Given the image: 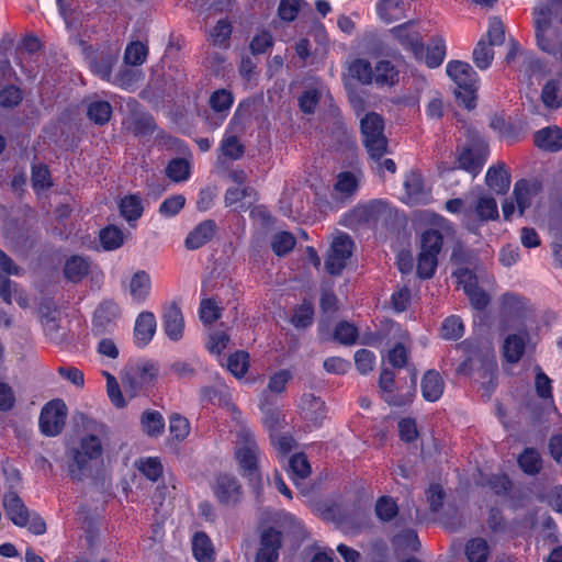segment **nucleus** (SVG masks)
Here are the masks:
<instances>
[{"label": "nucleus", "instance_id": "1", "mask_svg": "<svg viewBox=\"0 0 562 562\" xmlns=\"http://www.w3.org/2000/svg\"><path fill=\"white\" fill-rule=\"evenodd\" d=\"M91 430V434L80 438L77 446L67 449V471L74 481H82L89 473L90 462L98 460L103 453L101 437L106 436V426L93 423Z\"/></svg>", "mask_w": 562, "mask_h": 562}, {"label": "nucleus", "instance_id": "2", "mask_svg": "<svg viewBox=\"0 0 562 562\" xmlns=\"http://www.w3.org/2000/svg\"><path fill=\"white\" fill-rule=\"evenodd\" d=\"M234 451L243 476L251 483H260L259 459L261 452L254 432L246 425H240L236 432Z\"/></svg>", "mask_w": 562, "mask_h": 562}, {"label": "nucleus", "instance_id": "3", "mask_svg": "<svg viewBox=\"0 0 562 562\" xmlns=\"http://www.w3.org/2000/svg\"><path fill=\"white\" fill-rule=\"evenodd\" d=\"M360 130L363 145L372 161H379L389 153L387 138L384 135L383 117L370 112L361 119Z\"/></svg>", "mask_w": 562, "mask_h": 562}, {"label": "nucleus", "instance_id": "4", "mask_svg": "<svg viewBox=\"0 0 562 562\" xmlns=\"http://www.w3.org/2000/svg\"><path fill=\"white\" fill-rule=\"evenodd\" d=\"M447 74L457 85V99L465 109L475 108V90L477 88V76L470 64L460 60H451L447 64Z\"/></svg>", "mask_w": 562, "mask_h": 562}, {"label": "nucleus", "instance_id": "5", "mask_svg": "<svg viewBox=\"0 0 562 562\" xmlns=\"http://www.w3.org/2000/svg\"><path fill=\"white\" fill-rule=\"evenodd\" d=\"M442 240V235L434 228H429L422 234L420 252L417 260V274L420 278L429 279L434 276Z\"/></svg>", "mask_w": 562, "mask_h": 562}, {"label": "nucleus", "instance_id": "6", "mask_svg": "<svg viewBox=\"0 0 562 562\" xmlns=\"http://www.w3.org/2000/svg\"><path fill=\"white\" fill-rule=\"evenodd\" d=\"M355 244L349 235H337L331 244L325 260V269L331 276H338L346 268L352 256Z\"/></svg>", "mask_w": 562, "mask_h": 562}, {"label": "nucleus", "instance_id": "7", "mask_svg": "<svg viewBox=\"0 0 562 562\" xmlns=\"http://www.w3.org/2000/svg\"><path fill=\"white\" fill-rule=\"evenodd\" d=\"M67 417V406L61 400L46 403L40 414L38 425L43 435L55 437L61 432Z\"/></svg>", "mask_w": 562, "mask_h": 562}, {"label": "nucleus", "instance_id": "8", "mask_svg": "<svg viewBox=\"0 0 562 562\" xmlns=\"http://www.w3.org/2000/svg\"><path fill=\"white\" fill-rule=\"evenodd\" d=\"M414 21H407L396 25L387 31L385 38L396 42L405 50L411 52L416 59H422L424 55L423 37L414 29Z\"/></svg>", "mask_w": 562, "mask_h": 562}, {"label": "nucleus", "instance_id": "9", "mask_svg": "<svg viewBox=\"0 0 562 562\" xmlns=\"http://www.w3.org/2000/svg\"><path fill=\"white\" fill-rule=\"evenodd\" d=\"M386 214V204L382 201H372L359 205L347 216L346 223L356 229L361 226L374 227Z\"/></svg>", "mask_w": 562, "mask_h": 562}, {"label": "nucleus", "instance_id": "10", "mask_svg": "<svg viewBox=\"0 0 562 562\" xmlns=\"http://www.w3.org/2000/svg\"><path fill=\"white\" fill-rule=\"evenodd\" d=\"M120 305L110 299L103 300L94 311L92 330L95 335L112 333L121 317Z\"/></svg>", "mask_w": 562, "mask_h": 562}, {"label": "nucleus", "instance_id": "11", "mask_svg": "<svg viewBox=\"0 0 562 562\" xmlns=\"http://www.w3.org/2000/svg\"><path fill=\"white\" fill-rule=\"evenodd\" d=\"M488 146L483 140H475L462 149L458 156L459 168L476 177L487 160Z\"/></svg>", "mask_w": 562, "mask_h": 562}, {"label": "nucleus", "instance_id": "12", "mask_svg": "<svg viewBox=\"0 0 562 562\" xmlns=\"http://www.w3.org/2000/svg\"><path fill=\"white\" fill-rule=\"evenodd\" d=\"M212 490L218 503L225 506H235L243 496V488L238 480L226 473L215 477Z\"/></svg>", "mask_w": 562, "mask_h": 562}, {"label": "nucleus", "instance_id": "13", "mask_svg": "<svg viewBox=\"0 0 562 562\" xmlns=\"http://www.w3.org/2000/svg\"><path fill=\"white\" fill-rule=\"evenodd\" d=\"M535 35L540 50L562 61V32L555 25H535Z\"/></svg>", "mask_w": 562, "mask_h": 562}, {"label": "nucleus", "instance_id": "14", "mask_svg": "<svg viewBox=\"0 0 562 562\" xmlns=\"http://www.w3.org/2000/svg\"><path fill=\"white\" fill-rule=\"evenodd\" d=\"M282 546V532L273 527L262 530L255 562H277Z\"/></svg>", "mask_w": 562, "mask_h": 562}, {"label": "nucleus", "instance_id": "15", "mask_svg": "<svg viewBox=\"0 0 562 562\" xmlns=\"http://www.w3.org/2000/svg\"><path fill=\"white\" fill-rule=\"evenodd\" d=\"M37 314L45 335L49 337L50 340L60 341L63 339V334L60 333L58 310L56 305L49 300H44L40 304Z\"/></svg>", "mask_w": 562, "mask_h": 562}, {"label": "nucleus", "instance_id": "16", "mask_svg": "<svg viewBox=\"0 0 562 562\" xmlns=\"http://www.w3.org/2000/svg\"><path fill=\"white\" fill-rule=\"evenodd\" d=\"M162 325L165 334L170 340L178 341L182 338L184 318L177 303H170L165 306L162 312Z\"/></svg>", "mask_w": 562, "mask_h": 562}, {"label": "nucleus", "instance_id": "17", "mask_svg": "<svg viewBox=\"0 0 562 562\" xmlns=\"http://www.w3.org/2000/svg\"><path fill=\"white\" fill-rule=\"evenodd\" d=\"M157 322L154 313L144 311L138 314L134 325V344L138 348L146 347L154 338Z\"/></svg>", "mask_w": 562, "mask_h": 562}, {"label": "nucleus", "instance_id": "18", "mask_svg": "<svg viewBox=\"0 0 562 562\" xmlns=\"http://www.w3.org/2000/svg\"><path fill=\"white\" fill-rule=\"evenodd\" d=\"M379 387L382 398L393 406H404L412 401V395H402L396 392L395 375L389 369H383L379 378Z\"/></svg>", "mask_w": 562, "mask_h": 562}, {"label": "nucleus", "instance_id": "19", "mask_svg": "<svg viewBox=\"0 0 562 562\" xmlns=\"http://www.w3.org/2000/svg\"><path fill=\"white\" fill-rule=\"evenodd\" d=\"M201 401L227 408L234 415H239L236 405L233 403L229 390L224 384L203 386L200 390Z\"/></svg>", "mask_w": 562, "mask_h": 562}, {"label": "nucleus", "instance_id": "20", "mask_svg": "<svg viewBox=\"0 0 562 562\" xmlns=\"http://www.w3.org/2000/svg\"><path fill=\"white\" fill-rule=\"evenodd\" d=\"M3 508L10 520L19 526L25 527L29 521V509L15 492H8L3 496Z\"/></svg>", "mask_w": 562, "mask_h": 562}, {"label": "nucleus", "instance_id": "21", "mask_svg": "<svg viewBox=\"0 0 562 562\" xmlns=\"http://www.w3.org/2000/svg\"><path fill=\"white\" fill-rule=\"evenodd\" d=\"M409 5V0H379L376 13L383 22L390 24L404 19Z\"/></svg>", "mask_w": 562, "mask_h": 562}, {"label": "nucleus", "instance_id": "22", "mask_svg": "<svg viewBox=\"0 0 562 562\" xmlns=\"http://www.w3.org/2000/svg\"><path fill=\"white\" fill-rule=\"evenodd\" d=\"M216 225L212 220H205L198 224L187 236L184 246L189 250H195L209 243L215 233Z\"/></svg>", "mask_w": 562, "mask_h": 562}, {"label": "nucleus", "instance_id": "23", "mask_svg": "<svg viewBox=\"0 0 562 562\" xmlns=\"http://www.w3.org/2000/svg\"><path fill=\"white\" fill-rule=\"evenodd\" d=\"M529 339L527 331L508 335L503 345L504 358L510 363H517L525 353L526 342Z\"/></svg>", "mask_w": 562, "mask_h": 562}, {"label": "nucleus", "instance_id": "24", "mask_svg": "<svg viewBox=\"0 0 562 562\" xmlns=\"http://www.w3.org/2000/svg\"><path fill=\"white\" fill-rule=\"evenodd\" d=\"M233 24L229 19H220L215 25L207 31V42L221 49H227L231 46V36Z\"/></svg>", "mask_w": 562, "mask_h": 562}, {"label": "nucleus", "instance_id": "25", "mask_svg": "<svg viewBox=\"0 0 562 562\" xmlns=\"http://www.w3.org/2000/svg\"><path fill=\"white\" fill-rule=\"evenodd\" d=\"M151 281L149 274L139 270L135 272L130 281L128 291L133 303L143 304L149 296Z\"/></svg>", "mask_w": 562, "mask_h": 562}, {"label": "nucleus", "instance_id": "26", "mask_svg": "<svg viewBox=\"0 0 562 562\" xmlns=\"http://www.w3.org/2000/svg\"><path fill=\"white\" fill-rule=\"evenodd\" d=\"M533 142L540 149L557 153L562 148V131L558 126L542 128L536 132Z\"/></svg>", "mask_w": 562, "mask_h": 562}, {"label": "nucleus", "instance_id": "27", "mask_svg": "<svg viewBox=\"0 0 562 562\" xmlns=\"http://www.w3.org/2000/svg\"><path fill=\"white\" fill-rule=\"evenodd\" d=\"M400 80L397 67L390 60H379L374 66L373 82L379 87H393Z\"/></svg>", "mask_w": 562, "mask_h": 562}, {"label": "nucleus", "instance_id": "28", "mask_svg": "<svg viewBox=\"0 0 562 562\" xmlns=\"http://www.w3.org/2000/svg\"><path fill=\"white\" fill-rule=\"evenodd\" d=\"M485 182L487 187L497 194H504L510 187V176L504 164L488 168Z\"/></svg>", "mask_w": 562, "mask_h": 562}, {"label": "nucleus", "instance_id": "29", "mask_svg": "<svg viewBox=\"0 0 562 562\" xmlns=\"http://www.w3.org/2000/svg\"><path fill=\"white\" fill-rule=\"evenodd\" d=\"M562 11V0H547L535 9V25H554Z\"/></svg>", "mask_w": 562, "mask_h": 562}, {"label": "nucleus", "instance_id": "30", "mask_svg": "<svg viewBox=\"0 0 562 562\" xmlns=\"http://www.w3.org/2000/svg\"><path fill=\"white\" fill-rule=\"evenodd\" d=\"M117 61V54L111 52H102L90 60V68L94 75L102 80L111 82L112 68Z\"/></svg>", "mask_w": 562, "mask_h": 562}, {"label": "nucleus", "instance_id": "31", "mask_svg": "<svg viewBox=\"0 0 562 562\" xmlns=\"http://www.w3.org/2000/svg\"><path fill=\"white\" fill-rule=\"evenodd\" d=\"M445 389V382L440 374L435 370H429L425 373L422 380V393L426 401H438Z\"/></svg>", "mask_w": 562, "mask_h": 562}, {"label": "nucleus", "instance_id": "32", "mask_svg": "<svg viewBox=\"0 0 562 562\" xmlns=\"http://www.w3.org/2000/svg\"><path fill=\"white\" fill-rule=\"evenodd\" d=\"M192 552L198 562H213L215 560V550L210 537L198 531L192 538Z\"/></svg>", "mask_w": 562, "mask_h": 562}, {"label": "nucleus", "instance_id": "33", "mask_svg": "<svg viewBox=\"0 0 562 562\" xmlns=\"http://www.w3.org/2000/svg\"><path fill=\"white\" fill-rule=\"evenodd\" d=\"M446 42L440 35H436L430 38L426 54L423 55V60L429 68L439 67L446 57Z\"/></svg>", "mask_w": 562, "mask_h": 562}, {"label": "nucleus", "instance_id": "34", "mask_svg": "<svg viewBox=\"0 0 562 562\" xmlns=\"http://www.w3.org/2000/svg\"><path fill=\"white\" fill-rule=\"evenodd\" d=\"M220 149L226 158L238 160L244 156L245 146L240 139L233 133L232 124L226 128L221 140Z\"/></svg>", "mask_w": 562, "mask_h": 562}, {"label": "nucleus", "instance_id": "35", "mask_svg": "<svg viewBox=\"0 0 562 562\" xmlns=\"http://www.w3.org/2000/svg\"><path fill=\"white\" fill-rule=\"evenodd\" d=\"M90 270L89 261L81 256H71L64 267L65 278L74 283L81 281Z\"/></svg>", "mask_w": 562, "mask_h": 562}, {"label": "nucleus", "instance_id": "36", "mask_svg": "<svg viewBox=\"0 0 562 562\" xmlns=\"http://www.w3.org/2000/svg\"><path fill=\"white\" fill-rule=\"evenodd\" d=\"M538 190L537 183L527 180H519L515 183L513 194L518 206L519 214L522 215L525 210L531 204L532 196Z\"/></svg>", "mask_w": 562, "mask_h": 562}, {"label": "nucleus", "instance_id": "37", "mask_svg": "<svg viewBox=\"0 0 562 562\" xmlns=\"http://www.w3.org/2000/svg\"><path fill=\"white\" fill-rule=\"evenodd\" d=\"M301 408L305 418L317 424L325 417V403L313 394L301 397Z\"/></svg>", "mask_w": 562, "mask_h": 562}, {"label": "nucleus", "instance_id": "38", "mask_svg": "<svg viewBox=\"0 0 562 562\" xmlns=\"http://www.w3.org/2000/svg\"><path fill=\"white\" fill-rule=\"evenodd\" d=\"M404 188L406 190L407 202L412 204H418L424 202L427 198L424 191L423 178L417 172H409L404 181Z\"/></svg>", "mask_w": 562, "mask_h": 562}, {"label": "nucleus", "instance_id": "39", "mask_svg": "<svg viewBox=\"0 0 562 562\" xmlns=\"http://www.w3.org/2000/svg\"><path fill=\"white\" fill-rule=\"evenodd\" d=\"M536 376H535V389L539 397L543 400H550L549 414L558 415V409L553 404L552 400V381L551 379L542 371L540 367H536Z\"/></svg>", "mask_w": 562, "mask_h": 562}, {"label": "nucleus", "instance_id": "40", "mask_svg": "<svg viewBox=\"0 0 562 562\" xmlns=\"http://www.w3.org/2000/svg\"><path fill=\"white\" fill-rule=\"evenodd\" d=\"M234 102V97L231 91L226 89L215 90L209 100L211 109L224 120Z\"/></svg>", "mask_w": 562, "mask_h": 562}, {"label": "nucleus", "instance_id": "41", "mask_svg": "<svg viewBox=\"0 0 562 562\" xmlns=\"http://www.w3.org/2000/svg\"><path fill=\"white\" fill-rule=\"evenodd\" d=\"M527 310V301L515 293H505L502 296L501 312L507 316L520 317Z\"/></svg>", "mask_w": 562, "mask_h": 562}, {"label": "nucleus", "instance_id": "42", "mask_svg": "<svg viewBox=\"0 0 562 562\" xmlns=\"http://www.w3.org/2000/svg\"><path fill=\"white\" fill-rule=\"evenodd\" d=\"M142 429L151 437H157L164 432L165 420L162 415L156 411H146L140 417Z\"/></svg>", "mask_w": 562, "mask_h": 562}, {"label": "nucleus", "instance_id": "43", "mask_svg": "<svg viewBox=\"0 0 562 562\" xmlns=\"http://www.w3.org/2000/svg\"><path fill=\"white\" fill-rule=\"evenodd\" d=\"M472 56L474 65L479 69L485 70L494 59L493 46L487 44L485 37H481L473 49Z\"/></svg>", "mask_w": 562, "mask_h": 562}, {"label": "nucleus", "instance_id": "44", "mask_svg": "<svg viewBox=\"0 0 562 562\" xmlns=\"http://www.w3.org/2000/svg\"><path fill=\"white\" fill-rule=\"evenodd\" d=\"M142 199L136 194L123 198L120 202L121 215L127 221H137L143 214Z\"/></svg>", "mask_w": 562, "mask_h": 562}, {"label": "nucleus", "instance_id": "45", "mask_svg": "<svg viewBox=\"0 0 562 562\" xmlns=\"http://www.w3.org/2000/svg\"><path fill=\"white\" fill-rule=\"evenodd\" d=\"M465 555L469 562H486L490 547L483 538H473L465 546Z\"/></svg>", "mask_w": 562, "mask_h": 562}, {"label": "nucleus", "instance_id": "46", "mask_svg": "<svg viewBox=\"0 0 562 562\" xmlns=\"http://www.w3.org/2000/svg\"><path fill=\"white\" fill-rule=\"evenodd\" d=\"M88 117L99 125H104L112 115V106L108 101H91L87 108Z\"/></svg>", "mask_w": 562, "mask_h": 562}, {"label": "nucleus", "instance_id": "47", "mask_svg": "<svg viewBox=\"0 0 562 562\" xmlns=\"http://www.w3.org/2000/svg\"><path fill=\"white\" fill-rule=\"evenodd\" d=\"M373 71L369 60L357 58L349 65V74L362 85H371L373 82Z\"/></svg>", "mask_w": 562, "mask_h": 562}, {"label": "nucleus", "instance_id": "48", "mask_svg": "<svg viewBox=\"0 0 562 562\" xmlns=\"http://www.w3.org/2000/svg\"><path fill=\"white\" fill-rule=\"evenodd\" d=\"M289 473L295 484L311 474V465L304 453H295L290 458Z\"/></svg>", "mask_w": 562, "mask_h": 562}, {"label": "nucleus", "instance_id": "49", "mask_svg": "<svg viewBox=\"0 0 562 562\" xmlns=\"http://www.w3.org/2000/svg\"><path fill=\"white\" fill-rule=\"evenodd\" d=\"M140 79L142 72L139 70L122 67L112 78L111 83L125 90H133Z\"/></svg>", "mask_w": 562, "mask_h": 562}, {"label": "nucleus", "instance_id": "50", "mask_svg": "<svg viewBox=\"0 0 562 562\" xmlns=\"http://www.w3.org/2000/svg\"><path fill=\"white\" fill-rule=\"evenodd\" d=\"M518 463L521 470L527 474H537L542 465L539 452L536 449L527 448L519 456Z\"/></svg>", "mask_w": 562, "mask_h": 562}, {"label": "nucleus", "instance_id": "51", "mask_svg": "<svg viewBox=\"0 0 562 562\" xmlns=\"http://www.w3.org/2000/svg\"><path fill=\"white\" fill-rule=\"evenodd\" d=\"M166 175L175 182H183L190 177V164L184 158H175L166 167Z\"/></svg>", "mask_w": 562, "mask_h": 562}, {"label": "nucleus", "instance_id": "52", "mask_svg": "<svg viewBox=\"0 0 562 562\" xmlns=\"http://www.w3.org/2000/svg\"><path fill=\"white\" fill-rule=\"evenodd\" d=\"M464 334V324L459 316L447 317L441 325V337L447 340H457Z\"/></svg>", "mask_w": 562, "mask_h": 562}, {"label": "nucleus", "instance_id": "53", "mask_svg": "<svg viewBox=\"0 0 562 562\" xmlns=\"http://www.w3.org/2000/svg\"><path fill=\"white\" fill-rule=\"evenodd\" d=\"M475 213L481 221H490L498 217L497 203L494 198L482 195L475 205Z\"/></svg>", "mask_w": 562, "mask_h": 562}, {"label": "nucleus", "instance_id": "54", "mask_svg": "<svg viewBox=\"0 0 562 562\" xmlns=\"http://www.w3.org/2000/svg\"><path fill=\"white\" fill-rule=\"evenodd\" d=\"M296 244L294 236L289 232H278L272 236L271 248L277 256L290 252Z\"/></svg>", "mask_w": 562, "mask_h": 562}, {"label": "nucleus", "instance_id": "55", "mask_svg": "<svg viewBox=\"0 0 562 562\" xmlns=\"http://www.w3.org/2000/svg\"><path fill=\"white\" fill-rule=\"evenodd\" d=\"M324 91L323 87H312L305 90L299 99L301 111L306 114L314 113Z\"/></svg>", "mask_w": 562, "mask_h": 562}, {"label": "nucleus", "instance_id": "56", "mask_svg": "<svg viewBox=\"0 0 562 562\" xmlns=\"http://www.w3.org/2000/svg\"><path fill=\"white\" fill-rule=\"evenodd\" d=\"M100 241L106 250L117 249L123 245V233L115 226H108L100 232Z\"/></svg>", "mask_w": 562, "mask_h": 562}, {"label": "nucleus", "instance_id": "57", "mask_svg": "<svg viewBox=\"0 0 562 562\" xmlns=\"http://www.w3.org/2000/svg\"><path fill=\"white\" fill-rule=\"evenodd\" d=\"M485 37L487 44L492 46H501L505 42V27L499 18L493 16L488 22V30Z\"/></svg>", "mask_w": 562, "mask_h": 562}, {"label": "nucleus", "instance_id": "58", "mask_svg": "<svg viewBox=\"0 0 562 562\" xmlns=\"http://www.w3.org/2000/svg\"><path fill=\"white\" fill-rule=\"evenodd\" d=\"M199 316L203 324L211 325L221 317V307L212 299L201 301Z\"/></svg>", "mask_w": 562, "mask_h": 562}, {"label": "nucleus", "instance_id": "59", "mask_svg": "<svg viewBox=\"0 0 562 562\" xmlns=\"http://www.w3.org/2000/svg\"><path fill=\"white\" fill-rule=\"evenodd\" d=\"M261 409L265 412L263 426L269 431V436H274V434L280 432L285 427L284 415L280 412L270 408L265 409L263 406H261Z\"/></svg>", "mask_w": 562, "mask_h": 562}, {"label": "nucleus", "instance_id": "60", "mask_svg": "<svg viewBox=\"0 0 562 562\" xmlns=\"http://www.w3.org/2000/svg\"><path fill=\"white\" fill-rule=\"evenodd\" d=\"M393 544L408 551H418L420 542L414 529H405L396 535L393 539Z\"/></svg>", "mask_w": 562, "mask_h": 562}, {"label": "nucleus", "instance_id": "61", "mask_svg": "<svg viewBox=\"0 0 562 562\" xmlns=\"http://www.w3.org/2000/svg\"><path fill=\"white\" fill-rule=\"evenodd\" d=\"M147 47L140 42H133L127 45L124 53V60L127 65L137 66L146 60Z\"/></svg>", "mask_w": 562, "mask_h": 562}, {"label": "nucleus", "instance_id": "62", "mask_svg": "<svg viewBox=\"0 0 562 562\" xmlns=\"http://www.w3.org/2000/svg\"><path fill=\"white\" fill-rule=\"evenodd\" d=\"M375 513L381 520L390 521L397 515L398 507L393 498L382 496L375 504Z\"/></svg>", "mask_w": 562, "mask_h": 562}, {"label": "nucleus", "instance_id": "63", "mask_svg": "<svg viewBox=\"0 0 562 562\" xmlns=\"http://www.w3.org/2000/svg\"><path fill=\"white\" fill-rule=\"evenodd\" d=\"M248 353L237 351L227 359V369L236 376L241 378L248 370Z\"/></svg>", "mask_w": 562, "mask_h": 562}, {"label": "nucleus", "instance_id": "64", "mask_svg": "<svg viewBox=\"0 0 562 562\" xmlns=\"http://www.w3.org/2000/svg\"><path fill=\"white\" fill-rule=\"evenodd\" d=\"M303 4H305L304 0H281L278 14L281 20L292 22L296 19Z\"/></svg>", "mask_w": 562, "mask_h": 562}]
</instances>
